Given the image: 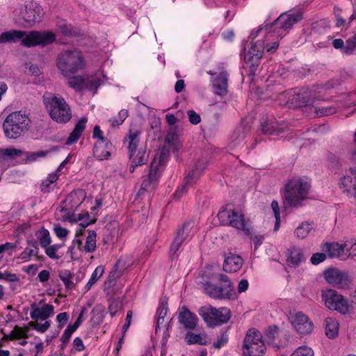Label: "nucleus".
Instances as JSON below:
<instances>
[{
  "mask_svg": "<svg viewBox=\"0 0 356 356\" xmlns=\"http://www.w3.org/2000/svg\"><path fill=\"white\" fill-rule=\"evenodd\" d=\"M276 24H267L264 27L261 26L257 31H252L250 38L254 40L258 35H261L264 39L258 40L252 44L249 50L245 53L244 60L247 65L250 67L251 73L254 74L257 70L259 63L260 59L263 56V53L265 49L267 52L273 54L278 48L279 43L277 40H274L275 38L282 36V31L286 29L291 28L293 24H282V26L277 31V28L275 26Z\"/></svg>",
  "mask_w": 356,
  "mask_h": 356,
  "instance_id": "nucleus-1",
  "label": "nucleus"
},
{
  "mask_svg": "<svg viewBox=\"0 0 356 356\" xmlns=\"http://www.w3.org/2000/svg\"><path fill=\"white\" fill-rule=\"evenodd\" d=\"M56 38V35L51 31H31L27 32L10 30L1 33L0 43L21 41L22 44L26 47H45L54 42Z\"/></svg>",
  "mask_w": 356,
  "mask_h": 356,
  "instance_id": "nucleus-2",
  "label": "nucleus"
},
{
  "mask_svg": "<svg viewBox=\"0 0 356 356\" xmlns=\"http://www.w3.org/2000/svg\"><path fill=\"white\" fill-rule=\"evenodd\" d=\"M56 67L65 77H69L85 67V59L81 51L77 49L65 50L56 58Z\"/></svg>",
  "mask_w": 356,
  "mask_h": 356,
  "instance_id": "nucleus-3",
  "label": "nucleus"
},
{
  "mask_svg": "<svg viewBox=\"0 0 356 356\" xmlns=\"http://www.w3.org/2000/svg\"><path fill=\"white\" fill-rule=\"evenodd\" d=\"M31 120L21 111L10 113L3 123V129L6 137L17 139L29 130Z\"/></svg>",
  "mask_w": 356,
  "mask_h": 356,
  "instance_id": "nucleus-4",
  "label": "nucleus"
},
{
  "mask_svg": "<svg viewBox=\"0 0 356 356\" xmlns=\"http://www.w3.org/2000/svg\"><path fill=\"white\" fill-rule=\"evenodd\" d=\"M310 184L302 178H293L285 186L284 197L290 207H297L307 197Z\"/></svg>",
  "mask_w": 356,
  "mask_h": 356,
  "instance_id": "nucleus-5",
  "label": "nucleus"
},
{
  "mask_svg": "<svg viewBox=\"0 0 356 356\" xmlns=\"http://www.w3.org/2000/svg\"><path fill=\"white\" fill-rule=\"evenodd\" d=\"M43 100L52 120L59 123H66L70 121L72 113L64 98L49 94V96H44Z\"/></svg>",
  "mask_w": 356,
  "mask_h": 356,
  "instance_id": "nucleus-6",
  "label": "nucleus"
},
{
  "mask_svg": "<svg viewBox=\"0 0 356 356\" xmlns=\"http://www.w3.org/2000/svg\"><path fill=\"white\" fill-rule=\"evenodd\" d=\"M198 314L211 327L226 323L231 318L230 310L227 307L216 309L211 305L201 307L198 309Z\"/></svg>",
  "mask_w": 356,
  "mask_h": 356,
  "instance_id": "nucleus-7",
  "label": "nucleus"
},
{
  "mask_svg": "<svg viewBox=\"0 0 356 356\" xmlns=\"http://www.w3.org/2000/svg\"><path fill=\"white\" fill-rule=\"evenodd\" d=\"M315 99V94L312 91L302 90L298 93H292L291 92H283L279 95L280 104L291 107L305 106L311 105Z\"/></svg>",
  "mask_w": 356,
  "mask_h": 356,
  "instance_id": "nucleus-8",
  "label": "nucleus"
},
{
  "mask_svg": "<svg viewBox=\"0 0 356 356\" xmlns=\"http://www.w3.org/2000/svg\"><path fill=\"white\" fill-rule=\"evenodd\" d=\"M86 193L82 189H78L71 192L58 207L60 212H65L67 219L70 221H76L74 217V211L82 204L86 198ZM79 214L78 220H81Z\"/></svg>",
  "mask_w": 356,
  "mask_h": 356,
  "instance_id": "nucleus-9",
  "label": "nucleus"
},
{
  "mask_svg": "<svg viewBox=\"0 0 356 356\" xmlns=\"http://www.w3.org/2000/svg\"><path fill=\"white\" fill-rule=\"evenodd\" d=\"M322 299L325 305L332 310L346 314L349 311L348 304L343 296L333 289H327L322 292Z\"/></svg>",
  "mask_w": 356,
  "mask_h": 356,
  "instance_id": "nucleus-10",
  "label": "nucleus"
},
{
  "mask_svg": "<svg viewBox=\"0 0 356 356\" xmlns=\"http://www.w3.org/2000/svg\"><path fill=\"white\" fill-rule=\"evenodd\" d=\"M324 277L327 282L340 289L348 286L351 282L347 273L337 268H329L324 271Z\"/></svg>",
  "mask_w": 356,
  "mask_h": 356,
  "instance_id": "nucleus-11",
  "label": "nucleus"
},
{
  "mask_svg": "<svg viewBox=\"0 0 356 356\" xmlns=\"http://www.w3.org/2000/svg\"><path fill=\"white\" fill-rule=\"evenodd\" d=\"M219 218L227 216L228 218V225L243 231L245 235L250 234V230L245 225L244 215L241 211L232 210L228 212L227 210L221 211L218 213Z\"/></svg>",
  "mask_w": 356,
  "mask_h": 356,
  "instance_id": "nucleus-12",
  "label": "nucleus"
},
{
  "mask_svg": "<svg viewBox=\"0 0 356 356\" xmlns=\"http://www.w3.org/2000/svg\"><path fill=\"white\" fill-rule=\"evenodd\" d=\"M289 319L296 330L300 334H309L313 330V323L301 312L291 313Z\"/></svg>",
  "mask_w": 356,
  "mask_h": 356,
  "instance_id": "nucleus-13",
  "label": "nucleus"
},
{
  "mask_svg": "<svg viewBox=\"0 0 356 356\" xmlns=\"http://www.w3.org/2000/svg\"><path fill=\"white\" fill-rule=\"evenodd\" d=\"M204 169V164L197 162L185 177L184 182L175 193V198L179 199L187 191V187L196 182Z\"/></svg>",
  "mask_w": 356,
  "mask_h": 356,
  "instance_id": "nucleus-14",
  "label": "nucleus"
},
{
  "mask_svg": "<svg viewBox=\"0 0 356 356\" xmlns=\"http://www.w3.org/2000/svg\"><path fill=\"white\" fill-rule=\"evenodd\" d=\"M191 223L186 222L177 229L176 236L172 243L171 244L170 249V257L171 258H173L177 251L179 249L183 242L188 236L191 231Z\"/></svg>",
  "mask_w": 356,
  "mask_h": 356,
  "instance_id": "nucleus-15",
  "label": "nucleus"
},
{
  "mask_svg": "<svg viewBox=\"0 0 356 356\" xmlns=\"http://www.w3.org/2000/svg\"><path fill=\"white\" fill-rule=\"evenodd\" d=\"M54 314V307L51 305L44 304L42 307H38L35 303L31 305V318L34 320H47Z\"/></svg>",
  "mask_w": 356,
  "mask_h": 356,
  "instance_id": "nucleus-16",
  "label": "nucleus"
},
{
  "mask_svg": "<svg viewBox=\"0 0 356 356\" xmlns=\"http://www.w3.org/2000/svg\"><path fill=\"white\" fill-rule=\"evenodd\" d=\"M113 145L109 140H97L94 146V156L99 160L108 159L111 156Z\"/></svg>",
  "mask_w": 356,
  "mask_h": 356,
  "instance_id": "nucleus-17",
  "label": "nucleus"
},
{
  "mask_svg": "<svg viewBox=\"0 0 356 356\" xmlns=\"http://www.w3.org/2000/svg\"><path fill=\"white\" fill-rule=\"evenodd\" d=\"M129 154L131 160L129 170L131 172H133L136 167L145 165L147 162L149 151L145 148H140L136 152H133Z\"/></svg>",
  "mask_w": 356,
  "mask_h": 356,
  "instance_id": "nucleus-18",
  "label": "nucleus"
},
{
  "mask_svg": "<svg viewBox=\"0 0 356 356\" xmlns=\"http://www.w3.org/2000/svg\"><path fill=\"white\" fill-rule=\"evenodd\" d=\"M250 337H245L243 345V351L244 356H263L265 348V343H250V341H252V339H250Z\"/></svg>",
  "mask_w": 356,
  "mask_h": 356,
  "instance_id": "nucleus-19",
  "label": "nucleus"
},
{
  "mask_svg": "<svg viewBox=\"0 0 356 356\" xmlns=\"http://www.w3.org/2000/svg\"><path fill=\"white\" fill-rule=\"evenodd\" d=\"M260 124L261 131L266 135L278 134L282 132L285 127L283 124L264 118L261 119Z\"/></svg>",
  "mask_w": 356,
  "mask_h": 356,
  "instance_id": "nucleus-20",
  "label": "nucleus"
},
{
  "mask_svg": "<svg viewBox=\"0 0 356 356\" xmlns=\"http://www.w3.org/2000/svg\"><path fill=\"white\" fill-rule=\"evenodd\" d=\"M243 264V259L239 255L229 253L225 258L223 270L229 273L238 271Z\"/></svg>",
  "mask_w": 356,
  "mask_h": 356,
  "instance_id": "nucleus-21",
  "label": "nucleus"
},
{
  "mask_svg": "<svg viewBox=\"0 0 356 356\" xmlns=\"http://www.w3.org/2000/svg\"><path fill=\"white\" fill-rule=\"evenodd\" d=\"M305 260V257L301 248L292 247L288 250L286 263L289 267L296 268Z\"/></svg>",
  "mask_w": 356,
  "mask_h": 356,
  "instance_id": "nucleus-22",
  "label": "nucleus"
},
{
  "mask_svg": "<svg viewBox=\"0 0 356 356\" xmlns=\"http://www.w3.org/2000/svg\"><path fill=\"white\" fill-rule=\"evenodd\" d=\"M178 320L186 329L193 330L197 325V317L195 314L191 313L187 308L184 307L183 311L180 312L179 314Z\"/></svg>",
  "mask_w": 356,
  "mask_h": 356,
  "instance_id": "nucleus-23",
  "label": "nucleus"
},
{
  "mask_svg": "<svg viewBox=\"0 0 356 356\" xmlns=\"http://www.w3.org/2000/svg\"><path fill=\"white\" fill-rule=\"evenodd\" d=\"M228 74L226 72H222L213 81V87L215 94L225 96L227 93Z\"/></svg>",
  "mask_w": 356,
  "mask_h": 356,
  "instance_id": "nucleus-24",
  "label": "nucleus"
},
{
  "mask_svg": "<svg viewBox=\"0 0 356 356\" xmlns=\"http://www.w3.org/2000/svg\"><path fill=\"white\" fill-rule=\"evenodd\" d=\"M87 122L86 118H82L78 123L75 125V127L72 132L69 136L68 138L66 140L65 144L67 145H70L78 140L79 137L81 136L82 132L86 128V123Z\"/></svg>",
  "mask_w": 356,
  "mask_h": 356,
  "instance_id": "nucleus-25",
  "label": "nucleus"
},
{
  "mask_svg": "<svg viewBox=\"0 0 356 356\" xmlns=\"http://www.w3.org/2000/svg\"><path fill=\"white\" fill-rule=\"evenodd\" d=\"M303 19L300 10H289L281 14L273 22H298Z\"/></svg>",
  "mask_w": 356,
  "mask_h": 356,
  "instance_id": "nucleus-26",
  "label": "nucleus"
},
{
  "mask_svg": "<svg viewBox=\"0 0 356 356\" xmlns=\"http://www.w3.org/2000/svg\"><path fill=\"white\" fill-rule=\"evenodd\" d=\"M28 6L29 5H24L25 12L22 13L24 22H40L41 21L39 17L40 8L35 6L34 8L31 9V5H29L28 10Z\"/></svg>",
  "mask_w": 356,
  "mask_h": 356,
  "instance_id": "nucleus-27",
  "label": "nucleus"
},
{
  "mask_svg": "<svg viewBox=\"0 0 356 356\" xmlns=\"http://www.w3.org/2000/svg\"><path fill=\"white\" fill-rule=\"evenodd\" d=\"M326 335L332 339L334 338L338 334L339 323L333 318L328 317L324 321Z\"/></svg>",
  "mask_w": 356,
  "mask_h": 356,
  "instance_id": "nucleus-28",
  "label": "nucleus"
},
{
  "mask_svg": "<svg viewBox=\"0 0 356 356\" xmlns=\"http://www.w3.org/2000/svg\"><path fill=\"white\" fill-rule=\"evenodd\" d=\"M140 134V131L138 129H130L129 134L124 138V140H127L129 142V154L137 151Z\"/></svg>",
  "mask_w": 356,
  "mask_h": 356,
  "instance_id": "nucleus-29",
  "label": "nucleus"
},
{
  "mask_svg": "<svg viewBox=\"0 0 356 356\" xmlns=\"http://www.w3.org/2000/svg\"><path fill=\"white\" fill-rule=\"evenodd\" d=\"M168 312V303L166 302H161L157 309L156 315V332H157L158 329H160L163 326H165L166 323H165V317L167 315Z\"/></svg>",
  "mask_w": 356,
  "mask_h": 356,
  "instance_id": "nucleus-30",
  "label": "nucleus"
},
{
  "mask_svg": "<svg viewBox=\"0 0 356 356\" xmlns=\"http://www.w3.org/2000/svg\"><path fill=\"white\" fill-rule=\"evenodd\" d=\"M323 250L330 257L333 258L339 257L344 252V247L343 245H339L337 243H325Z\"/></svg>",
  "mask_w": 356,
  "mask_h": 356,
  "instance_id": "nucleus-31",
  "label": "nucleus"
},
{
  "mask_svg": "<svg viewBox=\"0 0 356 356\" xmlns=\"http://www.w3.org/2000/svg\"><path fill=\"white\" fill-rule=\"evenodd\" d=\"M204 289L205 293L211 298L222 300L226 296V295L218 293V286L211 282H206L204 284Z\"/></svg>",
  "mask_w": 356,
  "mask_h": 356,
  "instance_id": "nucleus-32",
  "label": "nucleus"
},
{
  "mask_svg": "<svg viewBox=\"0 0 356 356\" xmlns=\"http://www.w3.org/2000/svg\"><path fill=\"white\" fill-rule=\"evenodd\" d=\"M159 167L156 164V158L154 159L149 167V172L147 178L153 182V188H156L161 175Z\"/></svg>",
  "mask_w": 356,
  "mask_h": 356,
  "instance_id": "nucleus-33",
  "label": "nucleus"
},
{
  "mask_svg": "<svg viewBox=\"0 0 356 356\" xmlns=\"http://www.w3.org/2000/svg\"><path fill=\"white\" fill-rule=\"evenodd\" d=\"M58 178V175L56 172L49 174L47 178L42 181L40 186L41 191L43 193H49L51 190H53L55 186L54 183L56 181Z\"/></svg>",
  "mask_w": 356,
  "mask_h": 356,
  "instance_id": "nucleus-34",
  "label": "nucleus"
},
{
  "mask_svg": "<svg viewBox=\"0 0 356 356\" xmlns=\"http://www.w3.org/2000/svg\"><path fill=\"white\" fill-rule=\"evenodd\" d=\"M96 232L94 230L88 231L86 237V244L83 245V250L86 252H94L96 250Z\"/></svg>",
  "mask_w": 356,
  "mask_h": 356,
  "instance_id": "nucleus-35",
  "label": "nucleus"
},
{
  "mask_svg": "<svg viewBox=\"0 0 356 356\" xmlns=\"http://www.w3.org/2000/svg\"><path fill=\"white\" fill-rule=\"evenodd\" d=\"M313 229L311 223L308 222H302L294 231L295 236L300 238H305Z\"/></svg>",
  "mask_w": 356,
  "mask_h": 356,
  "instance_id": "nucleus-36",
  "label": "nucleus"
},
{
  "mask_svg": "<svg viewBox=\"0 0 356 356\" xmlns=\"http://www.w3.org/2000/svg\"><path fill=\"white\" fill-rule=\"evenodd\" d=\"M67 78L69 79L67 82L69 86L76 90H81L84 87L86 81V78L83 76L72 75Z\"/></svg>",
  "mask_w": 356,
  "mask_h": 356,
  "instance_id": "nucleus-37",
  "label": "nucleus"
},
{
  "mask_svg": "<svg viewBox=\"0 0 356 356\" xmlns=\"http://www.w3.org/2000/svg\"><path fill=\"white\" fill-rule=\"evenodd\" d=\"M73 275L68 270H63L59 272L58 277L63 282L67 289H72L75 284L73 282Z\"/></svg>",
  "mask_w": 356,
  "mask_h": 356,
  "instance_id": "nucleus-38",
  "label": "nucleus"
},
{
  "mask_svg": "<svg viewBox=\"0 0 356 356\" xmlns=\"http://www.w3.org/2000/svg\"><path fill=\"white\" fill-rule=\"evenodd\" d=\"M186 341L187 344L206 345L207 341L200 334H196L191 332H188L186 334Z\"/></svg>",
  "mask_w": 356,
  "mask_h": 356,
  "instance_id": "nucleus-39",
  "label": "nucleus"
},
{
  "mask_svg": "<svg viewBox=\"0 0 356 356\" xmlns=\"http://www.w3.org/2000/svg\"><path fill=\"white\" fill-rule=\"evenodd\" d=\"M23 152L15 148H6L0 149V160L6 159H15L22 156Z\"/></svg>",
  "mask_w": 356,
  "mask_h": 356,
  "instance_id": "nucleus-40",
  "label": "nucleus"
},
{
  "mask_svg": "<svg viewBox=\"0 0 356 356\" xmlns=\"http://www.w3.org/2000/svg\"><path fill=\"white\" fill-rule=\"evenodd\" d=\"M351 175H345L341 179V185L343 187L344 191H349L350 188L354 189L355 181H356V175L350 172Z\"/></svg>",
  "mask_w": 356,
  "mask_h": 356,
  "instance_id": "nucleus-41",
  "label": "nucleus"
},
{
  "mask_svg": "<svg viewBox=\"0 0 356 356\" xmlns=\"http://www.w3.org/2000/svg\"><path fill=\"white\" fill-rule=\"evenodd\" d=\"M60 31L67 36L79 37L81 35V31L73 27L71 24H63L60 26Z\"/></svg>",
  "mask_w": 356,
  "mask_h": 356,
  "instance_id": "nucleus-42",
  "label": "nucleus"
},
{
  "mask_svg": "<svg viewBox=\"0 0 356 356\" xmlns=\"http://www.w3.org/2000/svg\"><path fill=\"white\" fill-rule=\"evenodd\" d=\"M104 273V268L102 266H97L92 273L90 278L86 284L85 288L86 291H89L93 284L101 277Z\"/></svg>",
  "mask_w": 356,
  "mask_h": 356,
  "instance_id": "nucleus-43",
  "label": "nucleus"
},
{
  "mask_svg": "<svg viewBox=\"0 0 356 356\" xmlns=\"http://www.w3.org/2000/svg\"><path fill=\"white\" fill-rule=\"evenodd\" d=\"M218 293L226 295L223 299H232L236 298L234 286L232 283L226 284L222 286H218Z\"/></svg>",
  "mask_w": 356,
  "mask_h": 356,
  "instance_id": "nucleus-44",
  "label": "nucleus"
},
{
  "mask_svg": "<svg viewBox=\"0 0 356 356\" xmlns=\"http://www.w3.org/2000/svg\"><path fill=\"white\" fill-rule=\"evenodd\" d=\"M38 238L39 240L40 245L43 248H47V246H49L51 242L49 232L44 228L40 229Z\"/></svg>",
  "mask_w": 356,
  "mask_h": 356,
  "instance_id": "nucleus-45",
  "label": "nucleus"
},
{
  "mask_svg": "<svg viewBox=\"0 0 356 356\" xmlns=\"http://www.w3.org/2000/svg\"><path fill=\"white\" fill-rule=\"evenodd\" d=\"M170 154L168 149L166 148H162L161 150L155 155L154 159L156 158V164L158 167L161 168L165 165L168 160Z\"/></svg>",
  "mask_w": 356,
  "mask_h": 356,
  "instance_id": "nucleus-46",
  "label": "nucleus"
},
{
  "mask_svg": "<svg viewBox=\"0 0 356 356\" xmlns=\"http://www.w3.org/2000/svg\"><path fill=\"white\" fill-rule=\"evenodd\" d=\"M128 117V111L122 109L118 113V118H113L109 120L112 127H118L123 123L125 119Z\"/></svg>",
  "mask_w": 356,
  "mask_h": 356,
  "instance_id": "nucleus-47",
  "label": "nucleus"
},
{
  "mask_svg": "<svg viewBox=\"0 0 356 356\" xmlns=\"http://www.w3.org/2000/svg\"><path fill=\"white\" fill-rule=\"evenodd\" d=\"M250 337V339H252V341H250V343H263L264 341L262 339V335L258 330L252 328L250 329L247 334L245 337Z\"/></svg>",
  "mask_w": 356,
  "mask_h": 356,
  "instance_id": "nucleus-48",
  "label": "nucleus"
},
{
  "mask_svg": "<svg viewBox=\"0 0 356 356\" xmlns=\"http://www.w3.org/2000/svg\"><path fill=\"white\" fill-rule=\"evenodd\" d=\"M51 322L49 321H46L44 323H39L35 321H31L29 323V325L31 327L33 330L44 333L46 332L49 327H50Z\"/></svg>",
  "mask_w": 356,
  "mask_h": 356,
  "instance_id": "nucleus-49",
  "label": "nucleus"
},
{
  "mask_svg": "<svg viewBox=\"0 0 356 356\" xmlns=\"http://www.w3.org/2000/svg\"><path fill=\"white\" fill-rule=\"evenodd\" d=\"M337 111V109L334 106H322V107H316L315 113L316 115L318 117L329 115L334 113Z\"/></svg>",
  "mask_w": 356,
  "mask_h": 356,
  "instance_id": "nucleus-50",
  "label": "nucleus"
},
{
  "mask_svg": "<svg viewBox=\"0 0 356 356\" xmlns=\"http://www.w3.org/2000/svg\"><path fill=\"white\" fill-rule=\"evenodd\" d=\"M291 356H314V352L307 346H301L297 348Z\"/></svg>",
  "mask_w": 356,
  "mask_h": 356,
  "instance_id": "nucleus-51",
  "label": "nucleus"
},
{
  "mask_svg": "<svg viewBox=\"0 0 356 356\" xmlns=\"http://www.w3.org/2000/svg\"><path fill=\"white\" fill-rule=\"evenodd\" d=\"M101 84V80L99 78H92L90 79H86L85 86L90 90L97 91V88Z\"/></svg>",
  "mask_w": 356,
  "mask_h": 356,
  "instance_id": "nucleus-52",
  "label": "nucleus"
},
{
  "mask_svg": "<svg viewBox=\"0 0 356 356\" xmlns=\"http://www.w3.org/2000/svg\"><path fill=\"white\" fill-rule=\"evenodd\" d=\"M154 188H153V182L147 177L143 179L140 188L138 192V195H142L145 191H147L149 189L154 190Z\"/></svg>",
  "mask_w": 356,
  "mask_h": 356,
  "instance_id": "nucleus-53",
  "label": "nucleus"
},
{
  "mask_svg": "<svg viewBox=\"0 0 356 356\" xmlns=\"http://www.w3.org/2000/svg\"><path fill=\"white\" fill-rule=\"evenodd\" d=\"M356 48V34L350 38L347 41H346V45L345 47V53L346 54H351L353 52V51Z\"/></svg>",
  "mask_w": 356,
  "mask_h": 356,
  "instance_id": "nucleus-54",
  "label": "nucleus"
},
{
  "mask_svg": "<svg viewBox=\"0 0 356 356\" xmlns=\"http://www.w3.org/2000/svg\"><path fill=\"white\" fill-rule=\"evenodd\" d=\"M26 331L22 328L15 326L14 330L10 333L11 339H19V338H26Z\"/></svg>",
  "mask_w": 356,
  "mask_h": 356,
  "instance_id": "nucleus-55",
  "label": "nucleus"
},
{
  "mask_svg": "<svg viewBox=\"0 0 356 356\" xmlns=\"http://www.w3.org/2000/svg\"><path fill=\"white\" fill-rule=\"evenodd\" d=\"M228 342V337L226 334L222 333L220 334L216 342L213 343V347L216 349H220L222 346H225Z\"/></svg>",
  "mask_w": 356,
  "mask_h": 356,
  "instance_id": "nucleus-56",
  "label": "nucleus"
},
{
  "mask_svg": "<svg viewBox=\"0 0 356 356\" xmlns=\"http://www.w3.org/2000/svg\"><path fill=\"white\" fill-rule=\"evenodd\" d=\"M38 253V252L36 250L31 249V248H26L20 254L19 258L24 260H29L32 256H37Z\"/></svg>",
  "mask_w": 356,
  "mask_h": 356,
  "instance_id": "nucleus-57",
  "label": "nucleus"
},
{
  "mask_svg": "<svg viewBox=\"0 0 356 356\" xmlns=\"http://www.w3.org/2000/svg\"><path fill=\"white\" fill-rule=\"evenodd\" d=\"M72 334V332L70 331V330L65 329V330L64 331V332L60 338V341H61L60 349L62 350H63V349L67 345Z\"/></svg>",
  "mask_w": 356,
  "mask_h": 356,
  "instance_id": "nucleus-58",
  "label": "nucleus"
},
{
  "mask_svg": "<svg viewBox=\"0 0 356 356\" xmlns=\"http://www.w3.org/2000/svg\"><path fill=\"white\" fill-rule=\"evenodd\" d=\"M54 231L57 237L60 238H65L69 232L67 229L62 227L59 224L54 225Z\"/></svg>",
  "mask_w": 356,
  "mask_h": 356,
  "instance_id": "nucleus-59",
  "label": "nucleus"
},
{
  "mask_svg": "<svg viewBox=\"0 0 356 356\" xmlns=\"http://www.w3.org/2000/svg\"><path fill=\"white\" fill-rule=\"evenodd\" d=\"M56 320L58 322V327L61 329L68 321V314L67 312H62L57 315Z\"/></svg>",
  "mask_w": 356,
  "mask_h": 356,
  "instance_id": "nucleus-60",
  "label": "nucleus"
},
{
  "mask_svg": "<svg viewBox=\"0 0 356 356\" xmlns=\"http://www.w3.org/2000/svg\"><path fill=\"white\" fill-rule=\"evenodd\" d=\"M188 116L189 121L193 124H197L200 122V116L193 110L188 111Z\"/></svg>",
  "mask_w": 356,
  "mask_h": 356,
  "instance_id": "nucleus-61",
  "label": "nucleus"
},
{
  "mask_svg": "<svg viewBox=\"0 0 356 356\" xmlns=\"http://www.w3.org/2000/svg\"><path fill=\"white\" fill-rule=\"evenodd\" d=\"M326 259V255L325 253H315L311 257V262L314 265H317L321 262H323Z\"/></svg>",
  "mask_w": 356,
  "mask_h": 356,
  "instance_id": "nucleus-62",
  "label": "nucleus"
},
{
  "mask_svg": "<svg viewBox=\"0 0 356 356\" xmlns=\"http://www.w3.org/2000/svg\"><path fill=\"white\" fill-rule=\"evenodd\" d=\"M343 247L344 251L346 250V252L348 253V256H356V243H350V246L348 243H345Z\"/></svg>",
  "mask_w": 356,
  "mask_h": 356,
  "instance_id": "nucleus-63",
  "label": "nucleus"
},
{
  "mask_svg": "<svg viewBox=\"0 0 356 356\" xmlns=\"http://www.w3.org/2000/svg\"><path fill=\"white\" fill-rule=\"evenodd\" d=\"M45 249V253L47 255L52 259H58L60 257L56 254V251L54 247H51L50 245L44 248Z\"/></svg>",
  "mask_w": 356,
  "mask_h": 356,
  "instance_id": "nucleus-64",
  "label": "nucleus"
}]
</instances>
